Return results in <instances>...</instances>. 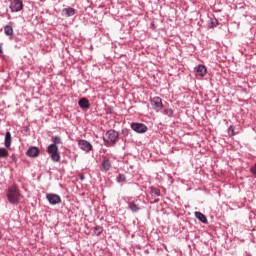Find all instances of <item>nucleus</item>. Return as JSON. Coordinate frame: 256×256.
<instances>
[{"instance_id": "nucleus-3", "label": "nucleus", "mask_w": 256, "mask_h": 256, "mask_svg": "<svg viewBox=\"0 0 256 256\" xmlns=\"http://www.w3.org/2000/svg\"><path fill=\"white\" fill-rule=\"evenodd\" d=\"M47 153L50 155L52 161L55 163L61 161V154H59V146L55 144H50L47 147Z\"/></svg>"}, {"instance_id": "nucleus-15", "label": "nucleus", "mask_w": 256, "mask_h": 256, "mask_svg": "<svg viewBox=\"0 0 256 256\" xmlns=\"http://www.w3.org/2000/svg\"><path fill=\"white\" fill-rule=\"evenodd\" d=\"M195 217L196 219H198V221H200V223H204V225H207L208 221L207 216H205V214L201 212H195Z\"/></svg>"}, {"instance_id": "nucleus-22", "label": "nucleus", "mask_w": 256, "mask_h": 256, "mask_svg": "<svg viewBox=\"0 0 256 256\" xmlns=\"http://www.w3.org/2000/svg\"><path fill=\"white\" fill-rule=\"evenodd\" d=\"M52 145H61L63 141L61 140V136H54L52 137Z\"/></svg>"}, {"instance_id": "nucleus-9", "label": "nucleus", "mask_w": 256, "mask_h": 256, "mask_svg": "<svg viewBox=\"0 0 256 256\" xmlns=\"http://www.w3.org/2000/svg\"><path fill=\"white\" fill-rule=\"evenodd\" d=\"M39 153H41V150H39V147L37 146H31L26 151L27 157H31L35 159V157H39Z\"/></svg>"}, {"instance_id": "nucleus-16", "label": "nucleus", "mask_w": 256, "mask_h": 256, "mask_svg": "<svg viewBox=\"0 0 256 256\" xmlns=\"http://www.w3.org/2000/svg\"><path fill=\"white\" fill-rule=\"evenodd\" d=\"M4 33L8 37H13V24L11 22L4 27Z\"/></svg>"}, {"instance_id": "nucleus-24", "label": "nucleus", "mask_w": 256, "mask_h": 256, "mask_svg": "<svg viewBox=\"0 0 256 256\" xmlns=\"http://www.w3.org/2000/svg\"><path fill=\"white\" fill-rule=\"evenodd\" d=\"M228 135H229L230 137H235V126L230 125V126L228 127Z\"/></svg>"}, {"instance_id": "nucleus-1", "label": "nucleus", "mask_w": 256, "mask_h": 256, "mask_svg": "<svg viewBox=\"0 0 256 256\" xmlns=\"http://www.w3.org/2000/svg\"><path fill=\"white\" fill-rule=\"evenodd\" d=\"M6 197L11 205H19L23 199V194H21V190H19L17 184H13L9 186Z\"/></svg>"}, {"instance_id": "nucleus-32", "label": "nucleus", "mask_w": 256, "mask_h": 256, "mask_svg": "<svg viewBox=\"0 0 256 256\" xmlns=\"http://www.w3.org/2000/svg\"><path fill=\"white\" fill-rule=\"evenodd\" d=\"M159 200H155V203H157Z\"/></svg>"}, {"instance_id": "nucleus-23", "label": "nucleus", "mask_w": 256, "mask_h": 256, "mask_svg": "<svg viewBox=\"0 0 256 256\" xmlns=\"http://www.w3.org/2000/svg\"><path fill=\"white\" fill-rule=\"evenodd\" d=\"M103 233V227L102 226H96L94 227V235L99 237Z\"/></svg>"}, {"instance_id": "nucleus-30", "label": "nucleus", "mask_w": 256, "mask_h": 256, "mask_svg": "<svg viewBox=\"0 0 256 256\" xmlns=\"http://www.w3.org/2000/svg\"><path fill=\"white\" fill-rule=\"evenodd\" d=\"M78 177H79L80 181H85V174L80 173V174H78Z\"/></svg>"}, {"instance_id": "nucleus-5", "label": "nucleus", "mask_w": 256, "mask_h": 256, "mask_svg": "<svg viewBox=\"0 0 256 256\" xmlns=\"http://www.w3.org/2000/svg\"><path fill=\"white\" fill-rule=\"evenodd\" d=\"M150 103H151L154 111H156L157 113H159V111H161V109H163V100L159 96L152 98L150 100Z\"/></svg>"}, {"instance_id": "nucleus-19", "label": "nucleus", "mask_w": 256, "mask_h": 256, "mask_svg": "<svg viewBox=\"0 0 256 256\" xmlns=\"http://www.w3.org/2000/svg\"><path fill=\"white\" fill-rule=\"evenodd\" d=\"M218 25H219V20H217V18L213 17V18L210 19L208 27L210 29H215V27H217Z\"/></svg>"}, {"instance_id": "nucleus-13", "label": "nucleus", "mask_w": 256, "mask_h": 256, "mask_svg": "<svg viewBox=\"0 0 256 256\" xmlns=\"http://www.w3.org/2000/svg\"><path fill=\"white\" fill-rule=\"evenodd\" d=\"M78 105L81 109H89L91 107V102L87 98H81L78 101Z\"/></svg>"}, {"instance_id": "nucleus-18", "label": "nucleus", "mask_w": 256, "mask_h": 256, "mask_svg": "<svg viewBox=\"0 0 256 256\" xmlns=\"http://www.w3.org/2000/svg\"><path fill=\"white\" fill-rule=\"evenodd\" d=\"M150 194L152 197H161V190L156 187H150Z\"/></svg>"}, {"instance_id": "nucleus-26", "label": "nucleus", "mask_w": 256, "mask_h": 256, "mask_svg": "<svg viewBox=\"0 0 256 256\" xmlns=\"http://www.w3.org/2000/svg\"><path fill=\"white\" fill-rule=\"evenodd\" d=\"M164 115H167L168 117H173V109H164Z\"/></svg>"}, {"instance_id": "nucleus-14", "label": "nucleus", "mask_w": 256, "mask_h": 256, "mask_svg": "<svg viewBox=\"0 0 256 256\" xmlns=\"http://www.w3.org/2000/svg\"><path fill=\"white\" fill-rule=\"evenodd\" d=\"M76 11L74 8L67 7L62 10V16L63 17H73L75 15Z\"/></svg>"}, {"instance_id": "nucleus-6", "label": "nucleus", "mask_w": 256, "mask_h": 256, "mask_svg": "<svg viewBox=\"0 0 256 256\" xmlns=\"http://www.w3.org/2000/svg\"><path fill=\"white\" fill-rule=\"evenodd\" d=\"M78 147L82 151H85V153H89V151H93V145L91 144V142L87 140H83V139L78 140Z\"/></svg>"}, {"instance_id": "nucleus-31", "label": "nucleus", "mask_w": 256, "mask_h": 256, "mask_svg": "<svg viewBox=\"0 0 256 256\" xmlns=\"http://www.w3.org/2000/svg\"><path fill=\"white\" fill-rule=\"evenodd\" d=\"M0 53H3V47L0 44Z\"/></svg>"}, {"instance_id": "nucleus-29", "label": "nucleus", "mask_w": 256, "mask_h": 256, "mask_svg": "<svg viewBox=\"0 0 256 256\" xmlns=\"http://www.w3.org/2000/svg\"><path fill=\"white\" fill-rule=\"evenodd\" d=\"M10 159H11V161H13V163H17V156H15V154H12L10 156Z\"/></svg>"}, {"instance_id": "nucleus-17", "label": "nucleus", "mask_w": 256, "mask_h": 256, "mask_svg": "<svg viewBox=\"0 0 256 256\" xmlns=\"http://www.w3.org/2000/svg\"><path fill=\"white\" fill-rule=\"evenodd\" d=\"M11 143H12L11 132L7 131L5 134L4 145L5 147L9 148L11 147Z\"/></svg>"}, {"instance_id": "nucleus-25", "label": "nucleus", "mask_w": 256, "mask_h": 256, "mask_svg": "<svg viewBox=\"0 0 256 256\" xmlns=\"http://www.w3.org/2000/svg\"><path fill=\"white\" fill-rule=\"evenodd\" d=\"M105 113H106V115H113V113H114V108H113V106H107V107L105 108Z\"/></svg>"}, {"instance_id": "nucleus-4", "label": "nucleus", "mask_w": 256, "mask_h": 256, "mask_svg": "<svg viewBox=\"0 0 256 256\" xmlns=\"http://www.w3.org/2000/svg\"><path fill=\"white\" fill-rule=\"evenodd\" d=\"M130 127L132 131H135V133H140V134L147 133L149 129L147 125L139 122H132Z\"/></svg>"}, {"instance_id": "nucleus-28", "label": "nucleus", "mask_w": 256, "mask_h": 256, "mask_svg": "<svg viewBox=\"0 0 256 256\" xmlns=\"http://www.w3.org/2000/svg\"><path fill=\"white\" fill-rule=\"evenodd\" d=\"M121 133H122L123 137H129V129L128 128L122 129Z\"/></svg>"}, {"instance_id": "nucleus-20", "label": "nucleus", "mask_w": 256, "mask_h": 256, "mask_svg": "<svg viewBox=\"0 0 256 256\" xmlns=\"http://www.w3.org/2000/svg\"><path fill=\"white\" fill-rule=\"evenodd\" d=\"M9 157V150L7 148H0V159H7Z\"/></svg>"}, {"instance_id": "nucleus-11", "label": "nucleus", "mask_w": 256, "mask_h": 256, "mask_svg": "<svg viewBox=\"0 0 256 256\" xmlns=\"http://www.w3.org/2000/svg\"><path fill=\"white\" fill-rule=\"evenodd\" d=\"M194 71L196 75H198L199 77H205L207 75V67H205V65H202V64H199L198 66H196L194 68Z\"/></svg>"}, {"instance_id": "nucleus-10", "label": "nucleus", "mask_w": 256, "mask_h": 256, "mask_svg": "<svg viewBox=\"0 0 256 256\" xmlns=\"http://www.w3.org/2000/svg\"><path fill=\"white\" fill-rule=\"evenodd\" d=\"M128 209L132 213H139L141 210V205H139V200L128 201Z\"/></svg>"}, {"instance_id": "nucleus-21", "label": "nucleus", "mask_w": 256, "mask_h": 256, "mask_svg": "<svg viewBox=\"0 0 256 256\" xmlns=\"http://www.w3.org/2000/svg\"><path fill=\"white\" fill-rule=\"evenodd\" d=\"M116 181L117 183H127V176H125V174H118Z\"/></svg>"}, {"instance_id": "nucleus-8", "label": "nucleus", "mask_w": 256, "mask_h": 256, "mask_svg": "<svg viewBox=\"0 0 256 256\" xmlns=\"http://www.w3.org/2000/svg\"><path fill=\"white\" fill-rule=\"evenodd\" d=\"M10 9L12 13H19L23 9V1L22 0H13L10 4Z\"/></svg>"}, {"instance_id": "nucleus-2", "label": "nucleus", "mask_w": 256, "mask_h": 256, "mask_svg": "<svg viewBox=\"0 0 256 256\" xmlns=\"http://www.w3.org/2000/svg\"><path fill=\"white\" fill-rule=\"evenodd\" d=\"M106 137H103V141L106 147H115L119 141V132L114 129H110L106 132Z\"/></svg>"}, {"instance_id": "nucleus-7", "label": "nucleus", "mask_w": 256, "mask_h": 256, "mask_svg": "<svg viewBox=\"0 0 256 256\" xmlns=\"http://www.w3.org/2000/svg\"><path fill=\"white\" fill-rule=\"evenodd\" d=\"M46 199L50 205H59L61 203V196L54 193L46 194Z\"/></svg>"}, {"instance_id": "nucleus-27", "label": "nucleus", "mask_w": 256, "mask_h": 256, "mask_svg": "<svg viewBox=\"0 0 256 256\" xmlns=\"http://www.w3.org/2000/svg\"><path fill=\"white\" fill-rule=\"evenodd\" d=\"M250 173L256 178V162L250 167Z\"/></svg>"}, {"instance_id": "nucleus-12", "label": "nucleus", "mask_w": 256, "mask_h": 256, "mask_svg": "<svg viewBox=\"0 0 256 256\" xmlns=\"http://www.w3.org/2000/svg\"><path fill=\"white\" fill-rule=\"evenodd\" d=\"M101 171H110L111 170V160L107 157H105L103 160H102V163H101Z\"/></svg>"}]
</instances>
